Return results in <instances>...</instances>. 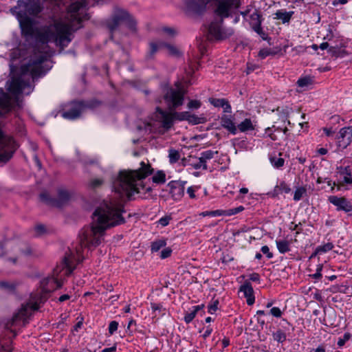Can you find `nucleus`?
Listing matches in <instances>:
<instances>
[{
	"mask_svg": "<svg viewBox=\"0 0 352 352\" xmlns=\"http://www.w3.org/2000/svg\"><path fill=\"white\" fill-rule=\"evenodd\" d=\"M187 192L189 195L190 198H192V199L195 198V190L193 189L192 187L188 188Z\"/></svg>",
	"mask_w": 352,
	"mask_h": 352,
	"instance_id": "62",
	"label": "nucleus"
},
{
	"mask_svg": "<svg viewBox=\"0 0 352 352\" xmlns=\"http://www.w3.org/2000/svg\"><path fill=\"white\" fill-rule=\"evenodd\" d=\"M273 338L277 342L283 343L286 340V334L282 330L278 329L273 333Z\"/></svg>",
	"mask_w": 352,
	"mask_h": 352,
	"instance_id": "29",
	"label": "nucleus"
},
{
	"mask_svg": "<svg viewBox=\"0 0 352 352\" xmlns=\"http://www.w3.org/2000/svg\"><path fill=\"white\" fill-rule=\"evenodd\" d=\"M190 113L188 111L182 112L179 113H177V117L180 120H187L189 117Z\"/></svg>",
	"mask_w": 352,
	"mask_h": 352,
	"instance_id": "55",
	"label": "nucleus"
},
{
	"mask_svg": "<svg viewBox=\"0 0 352 352\" xmlns=\"http://www.w3.org/2000/svg\"><path fill=\"white\" fill-rule=\"evenodd\" d=\"M217 151H213L211 150H208L204 151L201 153L200 158L201 159L202 162H205L206 164L207 160H210L212 159L215 154H217Z\"/></svg>",
	"mask_w": 352,
	"mask_h": 352,
	"instance_id": "26",
	"label": "nucleus"
},
{
	"mask_svg": "<svg viewBox=\"0 0 352 352\" xmlns=\"http://www.w3.org/2000/svg\"><path fill=\"white\" fill-rule=\"evenodd\" d=\"M172 250L170 248H165L161 252V258H166L170 256Z\"/></svg>",
	"mask_w": 352,
	"mask_h": 352,
	"instance_id": "56",
	"label": "nucleus"
},
{
	"mask_svg": "<svg viewBox=\"0 0 352 352\" xmlns=\"http://www.w3.org/2000/svg\"><path fill=\"white\" fill-rule=\"evenodd\" d=\"M36 305L31 306L30 304L23 305L17 313H16L11 320L7 323V328L19 325L21 322L25 325L28 322V318L31 315L32 310H36Z\"/></svg>",
	"mask_w": 352,
	"mask_h": 352,
	"instance_id": "12",
	"label": "nucleus"
},
{
	"mask_svg": "<svg viewBox=\"0 0 352 352\" xmlns=\"http://www.w3.org/2000/svg\"><path fill=\"white\" fill-rule=\"evenodd\" d=\"M270 314L274 317L279 318L282 315V311L278 307H275L270 309Z\"/></svg>",
	"mask_w": 352,
	"mask_h": 352,
	"instance_id": "52",
	"label": "nucleus"
},
{
	"mask_svg": "<svg viewBox=\"0 0 352 352\" xmlns=\"http://www.w3.org/2000/svg\"><path fill=\"white\" fill-rule=\"evenodd\" d=\"M343 173L346 175L344 177V182L346 184H352V177L349 167L344 168Z\"/></svg>",
	"mask_w": 352,
	"mask_h": 352,
	"instance_id": "37",
	"label": "nucleus"
},
{
	"mask_svg": "<svg viewBox=\"0 0 352 352\" xmlns=\"http://www.w3.org/2000/svg\"><path fill=\"white\" fill-rule=\"evenodd\" d=\"M281 193L280 188H279V185H276L273 191L268 193L270 196L272 197H276L279 194Z\"/></svg>",
	"mask_w": 352,
	"mask_h": 352,
	"instance_id": "54",
	"label": "nucleus"
},
{
	"mask_svg": "<svg viewBox=\"0 0 352 352\" xmlns=\"http://www.w3.org/2000/svg\"><path fill=\"white\" fill-rule=\"evenodd\" d=\"M99 104L100 102L95 100L74 102L72 104L70 109L63 112L62 116L66 119L74 120L78 118L86 109H94Z\"/></svg>",
	"mask_w": 352,
	"mask_h": 352,
	"instance_id": "9",
	"label": "nucleus"
},
{
	"mask_svg": "<svg viewBox=\"0 0 352 352\" xmlns=\"http://www.w3.org/2000/svg\"><path fill=\"white\" fill-rule=\"evenodd\" d=\"M155 184H164L166 182V174L163 170H158L152 177Z\"/></svg>",
	"mask_w": 352,
	"mask_h": 352,
	"instance_id": "24",
	"label": "nucleus"
},
{
	"mask_svg": "<svg viewBox=\"0 0 352 352\" xmlns=\"http://www.w3.org/2000/svg\"><path fill=\"white\" fill-rule=\"evenodd\" d=\"M103 184V180L102 179H93L90 181L89 186L91 188H97L102 186Z\"/></svg>",
	"mask_w": 352,
	"mask_h": 352,
	"instance_id": "39",
	"label": "nucleus"
},
{
	"mask_svg": "<svg viewBox=\"0 0 352 352\" xmlns=\"http://www.w3.org/2000/svg\"><path fill=\"white\" fill-rule=\"evenodd\" d=\"M261 16L258 14L257 11L254 12L250 15V25L252 28L256 26L258 24H261Z\"/></svg>",
	"mask_w": 352,
	"mask_h": 352,
	"instance_id": "25",
	"label": "nucleus"
},
{
	"mask_svg": "<svg viewBox=\"0 0 352 352\" xmlns=\"http://www.w3.org/2000/svg\"><path fill=\"white\" fill-rule=\"evenodd\" d=\"M322 270V265H318L316 268V272L312 275H311L315 279H319L322 277L321 271Z\"/></svg>",
	"mask_w": 352,
	"mask_h": 352,
	"instance_id": "51",
	"label": "nucleus"
},
{
	"mask_svg": "<svg viewBox=\"0 0 352 352\" xmlns=\"http://www.w3.org/2000/svg\"><path fill=\"white\" fill-rule=\"evenodd\" d=\"M238 129L241 132H245L249 130H253L254 126L250 118L245 119L242 122L238 125Z\"/></svg>",
	"mask_w": 352,
	"mask_h": 352,
	"instance_id": "23",
	"label": "nucleus"
},
{
	"mask_svg": "<svg viewBox=\"0 0 352 352\" xmlns=\"http://www.w3.org/2000/svg\"><path fill=\"white\" fill-rule=\"evenodd\" d=\"M223 109V111L226 113H230L231 111V106L228 103V100H225L223 103V106L221 107Z\"/></svg>",
	"mask_w": 352,
	"mask_h": 352,
	"instance_id": "61",
	"label": "nucleus"
},
{
	"mask_svg": "<svg viewBox=\"0 0 352 352\" xmlns=\"http://www.w3.org/2000/svg\"><path fill=\"white\" fill-rule=\"evenodd\" d=\"M43 2V0H18L17 6L10 10L16 14L23 34H34V21L30 16H37L42 11Z\"/></svg>",
	"mask_w": 352,
	"mask_h": 352,
	"instance_id": "6",
	"label": "nucleus"
},
{
	"mask_svg": "<svg viewBox=\"0 0 352 352\" xmlns=\"http://www.w3.org/2000/svg\"><path fill=\"white\" fill-rule=\"evenodd\" d=\"M136 21L126 10L115 8L111 17L107 21V25L111 34L119 30L122 25L126 26L132 32L136 31Z\"/></svg>",
	"mask_w": 352,
	"mask_h": 352,
	"instance_id": "7",
	"label": "nucleus"
},
{
	"mask_svg": "<svg viewBox=\"0 0 352 352\" xmlns=\"http://www.w3.org/2000/svg\"><path fill=\"white\" fill-rule=\"evenodd\" d=\"M311 83H312V79L308 76L299 78L297 81V85L300 87H307V86L311 85Z\"/></svg>",
	"mask_w": 352,
	"mask_h": 352,
	"instance_id": "33",
	"label": "nucleus"
},
{
	"mask_svg": "<svg viewBox=\"0 0 352 352\" xmlns=\"http://www.w3.org/2000/svg\"><path fill=\"white\" fill-rule=\"evenodd\" d=\"M249 279L254 282H260V276L257 273H252L250 275Z\"/></svg>",
	"mask_w": 352,
	"mask_h": 352,
	"instance_id": "58",
	"label": "nucleus"
},
{
	"mask_svg": "<svg viewBox=\"0 0 352 352\" xmlns=\"http://www.w3.org/2000/svg\"><path fill=\"white\" fill-rule=\"evenodd\" d=\"M226 99H217V98H212L210 100V103L216 107H221L223 106V103Z\"/></svg>",
	"mask_w": 352,
	"mask_h": 352,
	"instance_id": "41",
	"label": "nucleus"
},
{
	"mask_svg": "<svg viewBox=\"0 0 352 352\" xmlns=\"http://www.w3.org/2000/svg\"><path fill=\"white\" fill-rule=\"evenodd\" d=\"M270 52L268 50H266V49H264V50H260L259 53H258V56L261 58H265V57H267L268 55H270Z\"/></svg>",
	"mask_w": 352,
	"mask_h": 352,
	"instance_id": "60",
	"label": "nucleus"
},
{
	"mask_svg": "<svg viewBox=\"0 0 352 352\" xmlns=\"http://www.w3.org/2000/svg\"><path fill=\"white\" fill-rule=\"evenodd\" d=\"M337 145L342 149L346 148L352 142V127L342 128L337 137Z\"/></svg>",
	"mask_w": 352,
	"mask_h": 352,
	"instance_id": "13",
	"label": "nucleus"
},
{
	"mask_svg": "<svg viewBox=\"0 0 352 352\" xmlns=\"http://www.w3.org/2000/svg\"><path fill=\"white\" fill-rule=\"evenodd\" d=\"M86 6L85 0H78L70 4L68 13L64 21L55 22L49 26L39 37L43 43L54 42L62 49L67 47L72 40V34L79 29L83 19L87 15L82 14V8Z\"/></svg>",
	"mask_w": 352,
	"mask_h": 352,
	"instance_id": "4",
	"label": "nucleus"
},
{
	"mask_svg": "<svg viewBox=\"0 0 352 352\" xmlns=\"http://www.w3.org/2000/svg\"><path fill=\"white\" fill-rule=\"evenodd\" d=\"M169 220L170 218L168 217H164L159 220V223L162 226H166L168 224Z\"/></svg>",
	"mask_w": 352,
	"mask_h": 352,
	"instance_id": "59",
	"label": "nucleus"
},
{
	"mask_svg": "<svg viewBox=\"0 0 352 352\" xmlns=\"http://www.w3.org/2000/svg\"><path fill=\"white\" fill-rule=\"evenodd\" d=\"M294 12H286L284 10H278L274 14V19L281 20L283 23H288L292 15Z\"/></svg>",
	"mask_w": 352,
	"mask_h": 352,
	"instance_id": "20",
	"label": "nucleus"
},
{
	"mask_svg": "<svg viewBox=\"0 0 352 352\" xmlns=\"http://www.w3.org/2000/svg\"><path fill=\"white\" fill-rule=\"evenodd\" d=\"M34 230L37 236H41L46 232V228L44 225L38 224L35 226Z\"/></svg>",
	"mask_w": 352,
	"mask_h": 352,
	"instance_id": "42",
	"label": "nucleus"
},
{
	"mask_svg": "<svg viewBox=\"0 0 352 352\" xmlns=\"http://www.w3.org/2000/svg\"><path fill=\"white\" fill-rule=\"evenodd\" d=\"M270 162L274 167L280 168L283 166L285 160L282 157H271Z\"/></svg>",
	"mask_w": 352,
	"mask_h": 352,
	"instance_id": "30",
	"label": "nucleus"
},
{
	"mask_svg": "<svg viewBox=\"0 0 352 352\" xmlns=\"http://www.w3.org/2000/svg\"><path fill=\"white\" fill-rule=\"evenodd\" d=\"M329 201L331 204L337 206L338 210H344L346 212L352 211V205L345 197L330 196Z\"/></svg>",
	"mask_w": 352,
	"mask_h": 352,
	"instance_id": "16",
	"label": "nucleus"
},
{
	"mask_svg": "<svg viewBox=\"0 0 352 352\" xmlns=\"http://www.w3.org/2000/svg\"><path fill=\"white\" fill-rule=\"evenodd\" d=\"M168 157H169V161L171 164H174V163H176L179 157H180V155H179V153L175 150V149H170L169 150V153H168Z\"/></svg>",
	"mask_w": 352,
	"mask_h": 352,
	"instance_id": "31",
	"label": "nucleus"
},
{
	"mask_svg": "<svg viewBox=\"0 0 352 352\" xmlns=\"http://www.w3.org/2000/svg\"><path fill=\"white\" fill-rule=\"evenodd\" d=\"M333 247L334 246L332 243H327L324 245L318 246V252H320V254H322L331 250Z\"/></svg>",
	"mask_w": 352,
	"mask_h": 352,
	"instance_id": "35",
	"label": "nucleus"
},
{
	"mask_svg": "<svg viewBox=\"0 0 352 352\" xmlns=\"http://www.w3.org/2000/svg\"><path fill=\"white\" fill-rule=\"evenodd\" d=\"M244 210V208L241 206H239V207H236V208H232V209H230L228 212H227V214L228 215H233V214H237L241 211H243Z\"/></svg>",
	"mask_w": 352,
	"mask_h": 352,
	"instance_id": "50",
	"label": "nucleus"
},
{
	"mask_svg": "<svg viewBox=\"0 0 352 352\" xmlns=\"http://www.w3.org/2000/svg\"><path fill=\"white\" fill-rule=\"evenodd\" d=\"M0 287L8 290V291H13L15 288V285L12 283H9L6 281H1L0 282Z\"/></svg>",
	"mask_w": 352,
	"mask_h": 352,
	"instance_id": "36",
	"label": "nucleus"
},
{
	"mask_svg": "<svg viewBox=\"0 0 352 352\" xmlns=\"http://www.w3.org/2000/svg\"><path fill=\"white\" fill-rule=\"evenodd\" d=\"M118 323L116 321H111L109 326V333L113 335L114 332L118 329Z\"/></svg>",
	"mask_w": 352,
	"mask_h": 352,
	"instance_id": "46",
	"label": "nucleus"
},
{
	"mask_svg": "<svg viewBox=\"0 0 352 352\" xmlns=\"http://www.w3.org/2000/svg\"><path fill=\"white\" fill-rule=\"evenodd\" d=\"M123 206L116 201H104L93 214V223L85 227L79 234V243L74 248L75 253L69 250L53 270L52 276L41 282L42 291L50 293L63 285V278L71 274L76 265L83 260L82 251L85 248L96 247L101 242L104 230L124 222L122 217Z\"/></svg>",
	"mask_w": 352,
	"mask_h": 352,
	"instance_id": "1",
	"label": "nucleus"
},
{
	"mask_svg": "<svg viewBox=\"0 0 352 352\" xmlns=\"http://www.w3.org/2000/svg\"><path fill=\"white\" fill-rule=\"evenodd\" d=\"M46 60V54L35 53L27 64L21 66L19 73L6 83L11 96L0 88V117L3 116L2 111L6 113L15 107H21L19 95L23 93L28 95L31 93L34 80L45 73L43 63Z\"/></svg>",
	"mask_w": 352,
	"mask_h": 352,
	"instance_id": "2",
	"label": "nucleus"
},
{
	"mask_svg": "<svg viewBox=\"0 0 352 352\" xmlns=\"http://www.w3.org/2000/svg\"><path fill=\"white\" fill-rule=\"evenodd\" d=\"M307 194V189L305 187H299L294 192V200L299 201Z\"/></svg>",
	"mask_w": 352,
	"mask_h": 352,
	"instance_id": "27",
	"label": "nucleus"
},
{
	"mask_svg": "<svg viewBox=\"0 0 352 352\" xmlns=\"http://www.w3.org/2000/svg\"><path fill=\"white\" fill-rule=\"evenodd\" d=\"M239 291L243 293L244 296L247 298V303L252 305L254 302V290L249 280H245L240 287Z\"/></svg>",
	"mask_w": 352,
	"mask_h": 352,
	"instance_id": "17",
	"label": "nucleus"
},
{
	"mask_svg": "<svg viewBox=\"0 0 352 352\" xmlns=\"http://www.w3.org/2000/svg\"><path fill=\"white\" fill-rule=\"evenodd\" d=\"M41 199L47 204L60 208L65 206L70 199L69 192L63 188L58 190L57 198H52L48 192H44L40 195Z\"/></svg>",
	"mask_w": 352,
	"mask_h": 352,
	"instance_id": "11",
	"label": "nucleus"
},
{
	"mask_svg": "<svg viewBox=\"0 0 352 352\" xmlns=\"http://www.w3.org/2000/svg\"><path fill=\"white\" fill-rule=\"evenodd\" d=\"M218 305L219 301L217 300L214 301V302L211 305H209L208 306V312L211 314H212L214 312H215L218 309Z\"/></svg>",
	"mask_w": 352,
	"mask_h": 352,
	"instance_id": "49",
	"label": "nucleus"
},
{
	"mask_svg": "<svg viewBox=\"0 0 352 352\" xmlns=\"http://www.w3.org/2000/svg\"><path fill=\"white\" fill-rule=\"evenodd\" d=\"M152 170L149 164L142 162L140 167L137 170L120 171L113 184L115 192L120 195H124L131 199L135 194L140 192V188H144L141 180L151 175Z\"/></svg>",
	"mask_w": 352,
	"mask_h": 352,
	"instance_id": "5",
	"label": "nucleus"
},
{
	"mask_svg": "<svg viewBox=\"0 0 352 352\" xmlns=\"http://www.w3.org/2000/svg\"><path fill=\"white\" fill-rule=\"evenodd\" d=\"M214 2V12L220 17L219 19L211 22L209 33L217 40L229 38L234 34L231 28H223V19L231 16L241 6V0H186L185 12L188 14H201L205 12L206 6Z\"/></svg>",
	"mask_w": 352,
	"mask_h": 352,
	"instance_id": "3",
	"label": "nucleus"
},
{
	"mask_svg": "<svg viewBox=\"0 0 352 352\" xmlns=\"http://www.w3.org/2000/svg\"><path fill=\"white\" fill-rule=\"evenodd\" d=\"M166 244V241L162 239L153 241L151 243V251L153 252H156L159 251L162 248L164 247Z\"/></svg>",
	"mask_w": 352,
	"mask_h": 352,
	"instance_id": "28",
	"label": "nucleus"
},
{
	"mask_svg": "<svg viewBox=\"0 0 352 352\" xmlns=\"http://www.w3.org/2000/svg\"><path fill=\"white\" fill-rule=\"evenodd\" d=\"M201 107V102L196 100H191L188 104L189 109H198Z\"/></svg>",
	"mask_w": 352,
	"mask_h": 352,
	"instance_id": "48",
	"label": "nucleus"
},
{
	"mask_svg": "<svg viewBox=\"0 0 352 352\" xmlns=\"http://www.w3.org/2000/svg\"><path fill=\"white\" fill-rule=\"evenodd\" d=\"M328 53L330 54L331 56L338 57L340 54V50L336 48V47H329L328 48Z\"/></svg>",
	"mask_w": 352,
	"mask_h": 352,
	"instance_id": "53",
	"label": "nucleus"
},
{
	"mask_svg": "<svg viewBox=\"0 0 352 352\" xmlns=\"http://www.w3.org/2000/svg\"><path fill=\"white\" fill-rule=\"evenodd\" d=\"M222 214H223V211L219 210H212V211H205V212H202L201 213H200V215L203 216V217H206V216L216 217V216H221Z\"/></svg>",
	"mask_w": 352,
	"mask_h": 352,
	"instance_id": "38",
	"label": "nucleus"
},
{
	"mask_svg": "<svg viewBox=\"0 0 352 352\" xmlns=\"http://www.w3.org/2000/svg\"><path fill=\"white\" fill-rule=\"evenodd\" d=\"M276 244L278 251L281 254H285L290 250L289 242L286 240H276Z\"/></svg>",
	"mask_w": 352,
	"mask_h": 352,
	"instance_id": "21",
	"label": "nucleus"
},
{
	"mask_svg": "<svg viewBox=\"0 0 352 352\" xmlns=\"http://www.w3.org/2000/svg\"><path fill=\"white\" fill-rule=\"evenodd\" d=\"M162 47L160 46V43L159 44L154 42L150 43V54L153 56L158 50L159 48Z\"/></svg>",
	"mask_w": 352,
	"mask_h": 352,
	"instance_id": "45",
	"label": "nucleus"
},
{
	"mask_svg": "<svg viewBox=\"0 0 352 352\" xmlns=\"http://www.w3.org/2000/svg\"><path fill=\"white\" fill-rule=\"evenodd\" d=\"M279 188H280L281 193H289L291 191L289 186L283 181L279 184Z\"/></svg>",
	"mask_w": 352,
	"mask_h": 352,
	"instance_id": "47",
	"label": "nucleus"
},
{
	"mask_svg": "<svg viewBox=\"0 0 352 352\" xmlns=\"http://www.w3.org/2000/svg\"><path fill=\"white\" fill-rule=\"evenodd\" d=\"M69 298H70V296L68 294H63L59 297L58 301L62 302L67 300H69Z\"/></svg>",
	"mask_w": 352,
	"mask_h": 352,
	"instance_id": "63",
	"label": "nucleus"
},
{
	"mask_svg": "<svg viewBox=\"0 0 352 352\" xmlns=\"http://www.w3.org/2000/svg\"><path fill=\"white\" fill-rule=\"evenodd\" d=\"M197 313L192 310L190 312L186 314L184 316V321L186 323H190L195 317Z\"/></svg>",
	"mask_w": 352,
	"mask_h": 352,
	"instance_id": "44",
	"label": "nucleus"
},
{
	"mask_svg": "<svg viewBox=\"0 0 352 352\" xmlns=\"http://www.w3.org/2000/svg\"><path fill=\"white\" fill-rule=\"evenodd\" d=\"M116 350V346H113L109 348H105L102 350V352H113Z\"/></svg>",
	"mask_w": 352,
	"mask_h": 352,
	"instance_id": "64",
	"label": "nucleus"
},
{
	"mask_svg": "<svg viewBox=\"0 0 352 352\" xmlns=\"http://www.w3.org/2000/svg\"><path fill=\"white\" fill-rule=\"evenodd\" d=\"M198 160L199 161L197 163H195L194 164H192V166L194 167V168L199 169V168H202L204 170H207L208 169L207 164L205 162H202L201 159L200 157H199Z\"/></svg>",
	"mask_w": 352,
	"mask_h": 352,
	"instance_id": "43",
	"label": "nucleus"
},
{
	"mask_svg": "<svg viewBox=\"0 0 352 352\" xmlns=\"http://www.w3.org/2000/svg\"><path fill=\"white\" fill-rule=\"evenodd\" d=\"M221 122L222 126L226 129L232 134L235 135L236 133L237 128L230 118L227 116H224L221 118Z\"/></svg>",
	"mask_w": 352,
	"mask_h": 352,
	"instance_id": "18",
	"label": "nucleus"
},
{
	"mask_svg": "<svg viewBox=\"0 0 352 352\" xmlns=\"http://www.w3.org/2000/svg\"><path fill=\"white\" fill-rule=\"evenodd\" d=\"M261 252L267 255V257L271 258L273 256L272 253L270 252V249L267 245H264L261 248Z\"/></svg>",
	"mask_w": 352,
	"mask_h": 352,
	"instance_id": "57",
	"label": "nucleus"
},
{
	"mask_svg": "<svg viewBox=\"0 0 352 352\" xmlns=\"http://www.w3.org/2000/svg\"><path fill=\"white\" fill-rule=\"evenodd\" d=\"M188 121L192 124H197L200 123H204L205 122V118L201 117H198L196 115L191 114L190 113L189 117L188 118Z\"/></svg>",
	"mask_w": 352,
	"mask_h": 352,
	"instance_id": "32",
	"label": "nucleus"
},
{
	"mask_svg": "<svg viewBox=\"0 0 352 352\" xmlns=\"http://www.w3.org/2000/svg\"><path fill=\"white\" fill-rule=\"evenodd\" d=\"M162 32L169 37H174L177 34V30L172 27H163Z\"/></svg>",
	"mask_w": 352,
	"mask_h": 352,
	"instance_id": "34",
	"label": "nucleus"
},
{
	"mask_svg": "<svg viewBox=\"0 0 352 352\" xmlns=\"http://www.w3.org/2000/svg\"><path fill=\"white\" fill-rule=\"evenodd\" d=\"M186 182L171 181L168 186L170 188V193L175 200H179L184 195L185 184Z\"/></svg>",
	"mask_w": 352,
	"mask_h": 352,
	"instance_id": "14",
	"label": "nucleus"
},
{
	"mask_svg": "<svg viewBox=\"0 0 352 352\" xmlns=\"http://www.w3.org/2000/svg\"><path fill=\"white\" fill-rule=\"evenodd\" d=\"M155 117V119L162 124V126L166 130L169 129L172 126L173 122V116L170 113L162 110L160 107L157 108Z\"/></svg>",
	"mask_w": 352,
	"mask_h": 352,
	"instance_id": "15",
	"label": "nucleus"
},
{
	"mask_svg": "<svg viewBox=\"0 0 352 352\" xmlns=\"http://www.w3.org/2000/svg\"><path fill=\"white\" fill-rule=\"evenodd\" d=\"M351 338V334L349 333H345L342 338H340L338 341V345L341 347L344 345L346 341H348Z\"/></svg>",
	"mask_w": 352,
	"mask_h": 352,
	"instance_id": "40",
	"label": "nucleus"
},
{
	"mask_svg": "<svg viewBox=\"0 0 352 352\" xmlns=\"http://www.w3.org/2000/svg\"><path fill=\"white\" fill-rule=\"evenodd\" d=\"M160 46L166 48L170 56H172L175 58H179L182 55V52L175 45H171L169 43H166L164 42H161Z\"/></svg>",
	"mask_w": 352,
	"mask_h": 352,
	"instance_id": "19",
	"label": "nucleus"
},
{
	"mask_svg": "<svg viewBox=\"0 0 352 352\" xmlns=\"http://www.w3.org/2000/svg\"><path fill=\"white\" fill-rule=\"evenodd\" d=\"M17 148L18 145L14 140L11 137L5 135L0 129V162H8Z\"/></svg>",
	"mask_w": 352,
	"mask_h": 352,
	"instance_id": "10",
	"label": "nucleus"
},
{
	"mask_svg": "<svg viewBox=\"0 0 352 352\" xmlns=\"http://www.w3.org/2000/svg\"><path fill=\"white\" fill-rule=\"evenodd\" d=\"M177 88L167 87L164 95V100L170 110L182 106L184 103L185 91L177 84Z\"/></svg>",
	"mask_w": 352,
	"mask_h": 352,
	"instance_id": "8",
	"label": "nucleus"
},
{
	"mask_svg": "<svg viewBox=\"0 0 352 352\" xmlns=\"http://www.w3.org/2000/svg\"><path fill=\"white\" fill-rule=\"evenodd\" d=\"M151 309L154 312L155 317H160L166 314V309L160 304L151 303Z\"/></svg>",
	"mask_w": 352,
	"mask_h": 352,
	"instance_id": "22",
	"label": "nucleus"
}]
</instances>
